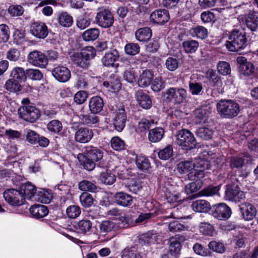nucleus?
Returning <instances> with one entry per match:
<instances>
[{"label": "nucleus", "instance_id": "nucleus-50", "mask_svg": "<svg viewBox=\"0 0 258 258\" xmlns=\"http://www.w3.org/2000/svg\"><path fill=\"white\" fill-rule=\"evenodd\" d=\"M202 185V181L200 179H197L196 181L191 182L185 186V191L187 194L197 191Z\"/></svg>", "mask_w": 258, "mask_h": 258}, {"label": "nucleus", "instance_id": "nucleus-5", "mask_svg": "<svg viewBox=\"0 0 258 258\" xmlns=\"http://www.w3.org/2000/svg\"><path fill=\"white\" fill-rule=\"evenodd\" d=\"M18 112L21 118L30 122H35L40 116L39 110L34 106H22Z\"/></svg>", "mask_w": 258, "mask_h": 258}, {"label": "nucleus", "instance_id": "nucleus-40", "mask_svg": "<svg viewBox=\"0 0 258 258\" xmlns=\"http://www.w3.org/2000/svg\"><path fill=\"white\" fill-rule=\"evenodd\" d=\"M189 32L193 37H196L201 39H205L208 36L207 29L201 26L191 28Z\"/></svg>", "mask_w": 258, "mask_h": 258}, {"label": "nucleus", "instance_id": "nucleus-4", "mask_svg": "<svg viewBox=\"0 0 258 258\" xmlns=\"http://www.w3.org/2000/svg\"><path fill=\"white\" fill-rule=\"evenodd\" d=\"M176 142L184 150H190L196 147V140L194 135L187 129H182L177 132Z\"/></svg>", "mask_w": 258, "mask_h": 258}, {"label": "nucleus", "instance_id": "nucleus-59", "mask_svg": "<svg viewBox=\"0 0 258 258\" xmlns=\"http://www.w3.org/2000/svg\"><path fill=\"white\" fill-rule=\"evenodd\" d=\"M0 135L2 136H5L10 139H18L20 138L21 133L17 131L12 130H5L2 128L0 131Z\"/></svg>", "mask_w": 258, "mask_h": 258}, {"label": "nucleus", "instance_id": "nucleus-10", "mask_svg": "<svg viewBox=\"0 0 258 258\" xmlns=\"http://www.w3.org/2000/svg\"><path fill=\"white\" fill-rule=\"evenodd\" d=\"M27 61L34 66L44 68L47 64L48 58L42 52L34 50L29 53Z\"/></svg>", "mask_w": 258, "mask_h": 258}, {"label": "nucleus", "instance_id": "nucleus-54", "mask_svg": "<svg viewBox=\"0 0 258 258\" xmlns=\"http://www.w3.org/2000/svg\"><path fill=\"white\" fill-rule=\"evenodd\" d=\"M79 189L85 191L94 192L97 189L96 185L89 181L84 180L79 184Z\"/></svg>", "mask_w": 258, "mask_h": 258}, {"label": "nucleus", "instance_id": "nucleus-33", "mask_svg": "<svg viewBox=\"0 0 258 258\" xmlns=\"http://www.w3.org/2000/svg\"><path fill=\"white\" fill-rule=\"evenodd\" d=\"M191 206L193 210L197 212H206L210 208V203L207 201L203 200L194 202Z\"/></svg>", "mask_w": 258, "mask_h": 258}, {"label": "nucleus", "instance_id": "nucleus-60", "mask_svg": "<svg viewBox=\"0 0 258 258\" xmlns=\"http://www.w3.org/2000/svg\"><path fill=\"white\" fill-rule=\"evenodd\" d=\"M80 53L86 60L89 61L96 55V51L92 46H87L83 49Z\"/></svg>", "mask_w": 258, "mask_h": 258}, {"label": "nucleus", "instance_id": "nucleus-12", "mask_svg": "<svg viewBox=\"0 0 258 258\" xmlns=\"http://www.w3.org/2000/svg\"><path fill=\"white\" fill-rule=\"evenodd\" d=\"M30 31L32 35L39 39H44L48 34V29L46 25L40 22L33 23L30 27Z\"/></svg>", "mask_w": 258, "mask_h": 258}, {"label": "nucleus", "instance_id": "nucleus-62", "mask_svg": "<svg viewBox=\"0 0 258 258\" xmlns=\"http://www.w3.org/2000/svg\"><path fill=\"white\" fill-rule=\"evenodd\" d=\"M90 25V19L86 14L79 17L77 20V26L81 30L85 29Z\"/></svg>", "mask_w": 258, "mask_h": 258}, {"label": "nucleus", "instance_id": "nucleus-16", "mask_svg": "<svg viewBox=\"0 0 258 258\" xmlns=\"http://www.w3.org/2000/svg\"><path fill=\"white\" fill-rule=\"evenodd\" d=\"M184 240V237L180 235L170 237L168 239V250L179 255L182 247L181 242Z\"/></svg>", "mask_w": 258, "mask_h": 258}, {"label": "nucleus", "instance_id": "nucleus-21", "mask_svg": "<svg viewBox=\"0 0 258 258\" xmlns=\"http://www.w3.org/2000/svg\"><path fill=\"white\" fill-rule=\"evenodd\" d=\"M81 123L89 127L96 126L99 122V117L94 114H80L79 116Z\"/></svg>", "mask_w": 258, "mask_h": 258}, {"label": "nucleus", "instance_id": "nucleus-14", "mask_svg": "<svg viewBox=\"0 0 258 258\" xmlns=\"http://www.w3.org/2000/svg\"><path fill=\"white\" fill-rule=\"evenodd\" d=\"M236 61L239 65L238 68L241 74L249 76L253 74L254 66L251 62L247 61L245 57L238 56Z\"/></svg>", "mask_w": 258, "mask_h": 258}, {"label": "nucleus", "instance_id": "nucleus-1", "mask_svg": "<svg viewBox=\"0 0 258 258\" xmlns=\"http://www.w3.org/2000/svg\"><path fill=\"white\" fill-rule=\"evenodd\" d=\"M226 48L231 51H238L247 46V38L242 30L233 29L229 34L225 44Z\"/></svg>", "mask_w": 258, "mask_h": 258}, {"label": "nucleus", "instance_id": "nucleus-43", "mask_svg": "<svg viewBox=\"0 0 258 258\" xmlns=\"http://www.w3.org/2000/svg\"><path fill=\"white\" fill-rule=\"evenodd\" d=\"M5 87L8 91L12 92H17L21 90V86L19 82L14 79H10L7 81Z\"/></svg>", "mask_w": 258, "mask_h": 258}, {"label": "nucleus", "instance_id": "nucleus-18", "mask_svg": "<svg viewBox=\"0 0 258 258\" xmlns=\"http://www.w3.org/2000/svg\"><path fill=\"white\" fill-rule=\"evenodd\" d=\"M77 233L83 235L91 234L92 228L91 221L88 219H82L77 222L74 225Z\"/></svg>", "mask_w": 258, "mask_h": 258}, {"label": "nucleus", "instance_id": "nucleus-29", "mask_svg": "<svg viewBox=\"0 0 258 258\" xmlns=\"http://www.w3.org/2000/svg\"><path fill=\"white\" fill-rule=\"evenodd\" d=\"M20 192L24 198L30 200L36 193V187L31 183L27 182L21 185Z\"/></svg>", "mask_w": 258, "mask_h": 258}, {"label": "nucleus", "instance_id": "nucleus-45", "mask_svg": "<svg viewBox=\"0 0 258 258\" xmlns=\"http://www.w3.org/2000/svg\"><path fill=\"white\" fill-rule=\"evenodd\" d=\"M11 77L12 79L18 81V82L24 81L26 78V75L24 70L22 68H15L11 72Z\"/></svg>", "mask_w": 258, "mask_h": 258}, {"label": "nucleus", "instance_id": "nucleus-35", "mask_svg": "<svg viewBox=\"0 0 258 258\" xmlns=\"http://www.w3.org/2000/svg\"><path fill=\"white\" fill-rule=\"evenodd\" d=\"M164 134V131L162 127H156L149 131L148 135L149 140L153 142L156 143L160 141Z\"/></svg>", "mask_w": 258, "mask_h": 258}, {"label": "nucleus", "instance_id": "nucleus-8", "mask_svg": "<svg viewBox=\"0 0 258 258\" xmlns=\"http://www.w3.org/2000/svg\"><path fill=\"white\" fill-rule=\"evenodd\" d=\"M115 116L113 118V125L118 132H121L124 128L126 120V115L123 106H116L114 109Z\"/></svg>", "mask_w": 258, "mask_h": 258}, {"label": "nucleus", "instance_id": "nucleus-38", "mask_svg": "<svg viewBox=\"0 0 258 258\" xmlns=\"http://www.w3.org/2000/svg\"><path fill=\"white\" fill-rule=\"evenodd\" d=\"M87 156L95 162L100 160L103 156V152L96 148L91 147L87 150Z\"/></svg>", "mask_w": 258, "mask_h": 258}, {"label": "nucleus", "instance_id": "nucleus-11", "mask_svg": "<svg viewBox=\"0 0 258 258\" xmlns=\"http://www.w3.org/2000/svg\"><path fill=\"white\" fill-rule=\"evenodd\" d=\"M225 197L227 199L230 201L237 202L244 199L245 194L243 191L240 189L237 184H233L227 185Z\"/></svg>", "mask_w": 258, "mask_h": 258}, {"label": "nucleus", "instance_id": "nucleus-64", "mask_svg": "<svg viewBox=\"0 0 258 258\" xmlns=\"http://www.w3.org/2000/svg\"><path fill=\"white\" fill-rule=\"evenodd\" d=\"M193 168V164L190 161L180 162L177 166V170L181 173H185L191 171Z\"/></svg>", "mask_w": 258, "mask_h": 258}, {"label": "nucleus", "instance_id": "nucleus-24", "mask_svg": "<svg viewBox=\"0 0 258 258\" xmlns=\"http://www.w3.org/2000/svg\"><path fill=\"white\" fill-rule=\"evenodd\" d=\"M114 199L117 205L123 207L130 206L133 202L132 196L123 192L116 193L114 196Z\"/></svg>", "mask_w": 258, "mask_h": 258}, {"label": "nucleus", "instance_id": "nucleus-52", "mask_svg": "<svg viewBox=\"0 0 258 258\" xmlns=\"http://www.w3.org/2000/svg\"><path fill=\"white\" fill-rule=\"evenodd\" d=\"M196 135L202 139L208 140L212 138L213 131L207 127H200L197 130Z\"/></svg>", "mask_w": 258, "mask_h": 258}, {"label": "nucleus", "instance_id": "nucleus-9", "mask_svg": "<svg viewBox=\"0 0 258 258\" xmlns=\"http://www.w3.org/2000/svg\"><path fill=\"white\" fill-rule=\"evenodd\" d=\"M212 216L219 220H226L231 216V209L225 203L215 205L212 209Z\"/></svg>", "mask_w": 258, "mask_h": 258}, {"label": "nucleus", "instance_id": "nucleus-7", "mask_svg": "<svg viewBox=\"0 0 258 258\" xmlns=\"http://www.w3.org/2000/svg\"><path fill=\"white\" fill-rule=\"evenodd\" d=\"M3 196L6 201L12 206H19L23 205L25 202L23 194L15 189L6 190L3 194Z\"/></svg>", "mask_w": 258, "mask_h": 258}, {"label": "nucleus", "instance_id": "nucleus-32", "mask_svg": "<svg viewBox=\"0 0 258 258\" xmlns=\"http://www.w3.org/2000/svg\"><path fill=\"white\" fill-rule=\"evenodd\" d=\"M78 159L84 168L88 170L91 171L95 167V161L89 158L87 155L79 154Z\"/></svg>", "mask_w": 258, "mask_h": 258}, {"label": "nucleus", "instance_id": "nucleus-51", "mask_svg": "<svg viewBox=\"0 0 258 258\" xmlns=\"http://www.w3.org/2000/svg\"><path fill=\"white\" fill-rule=\"evenodd\" d=\"M136 163L138 168L141 170H147L150 166L149 160L143 156H137Z\"/></svg>", "mask_w": 258, "mask_h": 258}, {"label": "nucleus", "instance_id": "nucleus-49", "mask_svg": "<svg viewBox=\"0 0 258 258\" xmlns=\"http://www.w3.org/2000/svg\"><path fill=\"white\" fill-rule=\"evenodd\" d=\"M111 148L116 151H121L125 149V144L123 140L118 137H113L110 141Z\"/></svg>", "mask_w": 258, "mask_h": 258}, {"label": "nucleus", "instance_id": "nucleus-63", "mask_svg": "<svg viewBox=\"0 0 258 258\" xmlns=\"http://www.w3.org/2000/svg\"><path fill=\"white\" fill-rule=\"evenodd\" d=\"M25 134L27 142L31 144H35L37 143L39 136L37 133L32 130L26 129L25 131Z\"/></svg>", "mask_w": 258, "mask_h": 258}, {"label": "nucleus", "instance_id": "nucleus-53", "mask_svg": "<svg viewBox=\"0 0 258 258\" xmlns=\"http://www.w3.org/2000/svg\"><path fill=\"white\" fill-rule=\"evenodd\" d=\"M47 128L51 133L58 134L62 130V125L59 120L54 119L47 124Z\"/></svg>", "mask_w": 258, "mask_h": 258}, {"label": "nucleus", "instance_id": "nucleus-41", "mask_svg": "<svg viewBox=\"0 0 258 258\" xmlns=\"http://www.w3.org/2000/svg\"><path fill=\"white\" fill-rule=\"evenodd\" d=\"M192 164L193 168L195 170H208L211 167L209 161L200 157L195 159Z\"/></svg>", "mask_w": 258, "mask_h": 258}, {"label": "nucleus", "instance_id": "nucleus-47", "mask_svg": "<svg viewBox=\"0 0 258 258\" xmlns=\"http://www.w3.org/2000/svg\"><path fill=\"white\" fill-rule=\"evenodd\" d=\"M100 180L105 184L111 185L115 181L116 177L111 172L107 171L100 174Z\"/></svg>", "mask_w": 258, "mask_h": 258}, {"label": "nucleus", "instance_id": "nucleus-25", "mask_svg": "<svg viewBox=\"0 0 258 258\" xmlns=\"http://www.w3.org/2000/svg\"><path fill=\"white\" fill-rule=\"evenodd\" d=\"M153 77L154 74L152 71L149 70H144L140 74L138 79V85L141 87L148 86L153 81Z\"/></svg>", "mask_w": 258, "mask_h": 258}, {"label": "nucleus", "instance_id": "nucleus-19", "mask_svg": "<svg viewBox=\"0 0 258 258\" xmlns=\"http://www.w3.org/2000/svg\"><path fill=\"white\" fill-rule=\"evenodd\" d=\"M160 241V236L153 231H148L139 237V242L141 244L152 245L159 243Z\"/></svg>", "mask_w": 258, "mask_h": 258}, {"label": "nucleus", "instance_id": "nucleus-55", "mask_svg": "<svg viewBox=\"0 0 258 258\" xmlns=\"http://www.w3.org/2000/svg\"><path fill=\"white\" fill-rule=\"evenodd\" d=\"M179 65V60L173 57H169L166 60L165 66L169 71H174L178 69Z\"/></svg>", "mask_w": 258, "mask_h": 258}, {"label": "nucleus", "instance_id": "nucleus-2", "mask_svg": "<svg viewBox=\"0 0 258 258\" xmlns=\"http://www.w3.org/2000/svg\"><path fill=\"white\" fill-rule=\"evenodd\" d=\"M216 107L221 116L225 118H232L240 112L239 104L230 99L221 100L217 103Z\"/></svg>", "mask_w": 258, "mask_h": 258}, {"label": "nucleus", "instance_id": "nucleus-13", "mask_svg": "<svg viewBox=\"0 0 258 258\" xmlns=\"http://www.w3.org/2000/svg\"><path fill=\"white\" fill-rule=\"evenodd\" d=\"M52 74L56 80L63 83L67 82L71 77L70 71L63 66L54 67L52 71Z\"/></svg>", "mask_w": 258, "mask_h": 258}, {"label": "nucleus", "instance_id": "nucleus-23", "mask_svg": "<svg viewBox=\"0 0 258 258\" xmlns=\"http://www.w3.org/2000/svg\"><path fill=\"white\" fill-rule=\"evenodd\" d=\"M104 106L103 99L99 96L92 97L89 102V108L91 113L97 114L101 112Z\"/></svg>", "mask_w": 258, "mask_h": 258}, {"label": "nucleus", "instance_id": "nucleus-3", "mask_svg": "<svg viewBox=\"0 0 258 258\" xmlns=\"http://www.w3.org/2000/svg\"><path fill=\"white\" fill-rule=\"evenodd\" d=\"M164 101L175 105L185 103L187 100V91L181 87H170L163 93Z\"/></svg>", "mask_w": 258, "mask_h": 258}, {"label": "nucleus", "instance_id": "nucleus-20", "mask_svg": "<svg viewBox=\"0 0 258 258\" xmlns=\"http://www.w3.org/2000/svg\"><path fill=\"white\" fill-rule=\"evenodd\" d=\"M240 210L243 218L245 220H251L255 217L256 210L251 204L244 203L240 205Z\"/></svg>", "mask_w": 258, "mask_h": 258}, {"label": "nucleus", "instance_id": "nucleus-42", "mask_svg": "<svg viewBox=\"0 0 258 258\" xmlns=\"http://www.w3.org/2000/svg\"><path fill=\"white\" fill-rule=\"evenodd\" d=\"M103 85L112 92H117L121 88V83L117 79H112L109 81H105L103 83Z\"/></svg>", "mask_w": 258, "mask_h": 258}, {"label": "nucleus", "instance_id": "nucleus-57", "mask_svg": "<svg viewBox=\"0 0 258 258\" xmlns=\"http://www.w3.org/2000/svg\"><path fill=\"white\" fill-rule=\"evenodd\" d=\"M80 201L82 206L85 208L90 207L93 204L92 196L88 192H83L80 196Z\"/></svg>", "mask_w": 258, "mask_h": 258}, {"label": "nucleus", "instance_id": "nucleus-58", "mask_svg": "<svg viewBox=\"0 0 258 258\" xmlns=\"http://www.w3.org/2000/svg\"><path fill=\"white\" fill-rule=\"evenodd\" d=\"M200 231L204 235L212 236L214 232V228L208 222H202L200 225Z\"/></svg>", "mask_w": 258, "mask_h": 258}, {"label": "nucleus", "instance_id": "nucleus-27", "mask_svg": "<svg viewBox=\"0 0 258 258\" xmlns=\"http://www.w3.org/2000/svg\"><path fill=\"white\" fill-rule=\"evenodd\" d=\"M247 27L252 31L258 29V13L252 12L248 14L245 19Z\"/></svg>", "mask_w": 258, "mask_h": 258}, {"label": "nucleus", "instance_id": "nucleus-31", "mask_svg": "<svg viewBox=\"0 0 258 258\" xmlns=\"http://www.w3.org/2000/svg\"><path fill=\"white\" fill-rule=\"evenodd\" d=\"M135 36L136 38L139 41H147L150 40L152 36V31L149 28H142L136 32Z\"/></svg>", "mask_w": 258, "mask_h": 258}, {"label": "nucleus", "instance_id": "nucleus-46", "mask_svg": "<svg viewBox=\"0 0 258 258\" xmlns=\"http://www.w3.org/2000/svg\"><path fill=\"white\" fill-rule=\"evenodd\" d=\"M58 22L60 25L66 27H70L73 22L72 17L67 12H62L58 17Z\"/></svg>", "mask_w": 258, "mask_h": 258}, {"label": "nucleus", "instance_id": "nucleus-48", "mask_svg": "<svg viewBox=\"0 0 258 258\" xmlns=\"http://www.w3.org/2000/svg\"><path fill=\"white\" fill-rule=\"evenodd\" d=\"M182 45L186 52L192 53L197 50L199 42L194 40H187L183 42Z\"/></svg>", "mask_w": 258, "mask_h": 258}, {"label": "nucleus", "instance_id": "nucleus-37", "mask_svg": "<svg viewBox=\"0 0 258 258\" xmlns=\"http://www.w3.org/2000/svg\"><path fill=\"white\" fill-rule=\"evenodd\" d=\"M100 30L98 28H90L86 30L82 34V38L86 41H94L98 38Z\"/></svg>", "mask_w": 258, "mask_h": 258}, {"label": "nucleus", "instance_id": "nucleus-28", "mask_svg": "<svg viewBox=\"0 0 258 258\" xmlns=\"http://www.w3.org/2000/svg\"><path fill=\"white\" fill-rule=\"evenodd\" d=\"M119 57L118 52L114 49L110 52L105 53L102 58V62L106 67L113 66L114 62Z\"/></svg>", "mask_w": 258, "mask_h": 258}, {"label": "nucleus", "instance_id": "nucleus-17", "mask_svg": "<svg viewBox=\"0 0 258 258\" xmlns=\"http://www.w3.org/2000/svg\"><path fill=\"white\" fill-rule=\"evenodd\" d=\"M150 20L155 23L162 25L169 20V14L166 10L160 9L152 12L150 15Z\"/></svg>", "mask_w": 258, "mask_h": 258}, {"label": "nucleus", "instance_id": "nucleus-36", "mask_svg": "<svg viewBox=\"0 0 258 258\" xmlns=\"http://www.w3.org/2000/svg\"><path fill=\"white\" fill-rule=\"evenodd\" d=\"M207 78L211 86L217 87L222 86L221 78L216 74L215 71L213 70H208L207 73Z\"/></svg>", "mask_w": 258, "mask_h": 258}, {"label": "nucleus", "instance_id": "nucleus-22", "mask_svg": "<svg viewBox=\"0 0 258 258\" xmlns=\"http://www.w3.org/2000/svg\"><path fill=\"white\" fill-rule=\"evenodd\" d=\"M136 99L139 105L144 109H148L151 107L152 102L148 94L142 90L136 93Z\"/></svg>", "mask_w": 258, "mask_h": 258}, {"label": "nucleus", "instance_id": "nucleus-6", "mask_svg": "<svg viewBox=\"0 0 258 258\" xmlns=\"http://www.w3.org/2000/svg\"><path fill=\"white\" fill-rule=\"evenodd\" d=\"M96 23L100 27L108 28L112 26L114 23V17L110 10L102 9L96 14L95 17Z\"/></svg>", "mask_w": 258, "mask_h": 258}, {"label": "nucleus", "instance_id": "nucleus-56", "mask_svg": "<svg viewBox=\"0 0 258 258\" xmlns=\"http://www.w3.org/2000/svg\"><path fill=\"white\" fill-rule=\"evenodd\" d=\"M189 90L192 95H199L203 90V86L201 83L197 82L196 81H190Z\"/></svg>", "mask_w": 258, "mask_h": 258}, {"label": "nucleus", "instance_id": "nucleus-34", "mask_svg": "<svg viewBox=\"0 0 258 258\" xmlns=\"http://www.w3.org/2000/svg\"><path fill=\"white\" fill-rule=\"evenodd\" d=\"M209 111L205 107L197 109L194 112L195 119L197 123L205 122L207 119Z\"/></svg>", "mask_w": 258, "mask_h": 258}, {"label": "nucleus", "instance_id": "nucleus-44", "mask_svg": "<svg viewBox=\"0 0 258 258\" xmlns=\"http://www.w3.org/2000/svg\"><path fill=\"white\" fill-rule=\"evenodd\" d=\"M38 201L42 203L48 204L50 202L52 196L47 190L41 189L37 192Z\"/></svg>", "mask_w": 258, "mask_h": 258}, {"label": "nucleus", "instance_id": "nucleus-30", "mask_svg": "<svg viewBox=\"0 0 258 258\" xmlns=\"http://www.w3.org/2000/svg\"><path fill=\"white\" fill-rule=\"evenodd\" d=\"M119 225L115 222L105 220L102 221L99 224L100 232L106 234L112 231H115L118 229Z\"/></svg>", "mask_w": 258, "mask_h": 258}, {"label": "nucleus", "instance_id": "nucleus-15", "mask_svg": "<svg viewBox=\"0 0 258 258\" xmlns=\"http://www.w3.org/2000/svg\"><path fill=\"white\" fill-rule=\"evenodd\" d=\"M94 136L92 130L86 127L79 128L75 133V140L80 143H88Z\"/></svg>", "mask_w": 258, "mask_h": 258}, {"label": "nucleus", "instance_id": "nucleus-39", "mask_svg": "<svg viewBox=\"0 0 258 258\" xmlns=\"http://www.w3.org/2000/svg\"><path fill=\"white\" fill-rule=\"evenodd\" d=\"M72 61L77 66L83 69H87L90 65L89 61L86 60L80 53H74L72 56Z\"/></svg>", "mask_w": 258, "mask_h": 258}, {"label": "nucleus", "instance_id": "nucleus-61", "mask_svg": "<svg viewBox=\"0 0 258 258\" xmlns=\"http://www.w3.org/2000/svg\"><path fill=\"white\" fill-rule=\"evenodd\" d=\"M66 213L69 218L75 219L80 215L81 209L78 206H70L66 210Z\"/></svg>", "mask_w": 258, "mask_h": 258}, {"label": "nucleus", "instance_id": "nucleus-26", "mask_svg": "<svg viewBox=\"0 0 258 258\" xmlns=\"http://www.w3.org/2000/svg\"><path fill=\"white\" fill-rule=\"evenodd\" d=\"M32 216L36 219L44 217L48 214V210L46 206L42 205H34L29 209Z\"/></svg>", "mask_w": 258, "mask_h": 258}]
</instances>
